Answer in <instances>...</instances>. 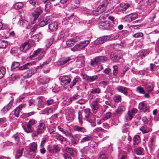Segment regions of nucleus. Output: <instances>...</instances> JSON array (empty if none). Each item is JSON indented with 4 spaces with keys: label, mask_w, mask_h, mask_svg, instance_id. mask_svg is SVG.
Returning <instances> with one entry per match:
<instances>
[{
    "label": "nucleus",
    "mask_w": 159,
    "mask_h": 159,
    "mask_svg": "<svg viewBox=\"0 0 159 159\" xmlns=\"http://www.w3.org/2000/svg\"><path fill=\"white\" fill-rule=\"evenodd\" d=\"M37 122L36 120L33 118L29 121L28 124L25 126H23L24 130L27 133L33 132L34 130V128L37 125Z\"/></svg>",
    "instance_id": "nucleus-1"
},
{
    "label": "nucleus",
    "mask_w": 159,
    "mask_h": 159,
    "mask_svg": "<svg viewBox=\"0 0 159 159\" xmlns=\"http://www.w3.org/2000/svg\"><path fill=\"white\" fill-rule=\"evenodd\" d=\"M45 121V120H41L39 121V124L36 129V132L33 133L32 134L33 137H37L44 132L46 129Z\"/></svg>",
    "instance_id": "nucleus-2"
},
{
    "label": "nucleus",
    "mask_w": 159,
    "mask_h": 159,
    "mask_svg": "<svg viewBox=\"0 0 159 159\" xmlns=\"http://www.w3.org/2000/svg\"><path fill=\"white\" fill-rule=\"evenodd\" d=\"M35 43L31 39H29L28 41L25 42L24 44L21 45L19 48L20 51L24 53L27 52L29 49L33 47H35Z\"/></svg>",
    "instance_id": "nucleus-3"
},
{
    "label": "nucleus",
    "mask_w": 159,
    "mask_h": 159,
    "mask_svg": "<svg viewBox=\"0 0 159 159\" xmlns=\"http://www.w3.org/2000/svg\"><path fill=\"white\" fill-rule=\"evenodd\" d=\"M89 42L88 40H84L80 42L79 43L76 44L73 48H71V51L75 52L84 48L86 47L89 43Z\"/></svg>",
    "instance_id": "nucleus-4"
},
{
    "label": "nucleus",
    "mask_w": 159,
    "mask_h": 159,
    "mask_svg": "<svg viewBox=\"0 0 159 159\" xmlns=\"http://www.w3.org/2000/svg\"><path fill=\"white\" fill-rule=\"evenodd\" d=\"M59 79L61 80V84L66 87H67V86H68V84H70L71 81V79L70 77L67 75L61 76Z\"/></svg>",
    "instance_id": "nucleus-5"
},
{
    "label": "nucleus",
    "mask_w": 159,
    "mask_h": 159,
    "mask_svg": "<svg viewBox=\"0 0 159 159\" xmlns=\"http://www.w3.org/2000/svg\"><path fill=\"white\" fill-rule=\"evenodd\" d=\"M51 20V16H49L45 17L43 19L39 18V25L41 27H43L49 23Z\"/></svg>",
    "instance_id": "nucleus-6"
},
{
    "label": "nucleus",
    "mask_w": 159,
    "mask_h": 159,
    "mask_svg": "<svg viewBox=\"0 0 159 159\" xmlns=\"http://www.w3.org/2000/svg\"><path fill=\"white\" fill-rule=\"evenodd\" d=\"M45 53V50L43 48H39L34 51L32 55L30 56V57H35L37 56H40V59H41Z\"/></svg>",
    "instance_id": "nucleus-7"
},
{
    "label": "nucleus",
    "mask_w": 159,
    "mask_h": 159,
    "mask_svg": "<svg viewBox=\"0 0 159 159\" xmlns=\"http://www.w3.org/2000/svg\"><path fill=\"white\" fill-rule=\"evenodd\" d=\"M90 105L93 113L96 114L98 110L100 107L99 104L98 103V101L96 100L94 101H92L91 102H90Z\"/></svg>",
    "instance_id": "nucleus-8"
},
{
    "label": "nucleus",
    "mask_w": 159,
    "mask_h": 159,
    "mask_svg": "<svg viewBox=\"0 0 159 159\" xmlns=\"http://www.w3.org/2000/svg\"><path fill=\"white\" fill-rule=\"evenodd\" d=\"M137 112V110L136 108H133L129 111L125 116V119L127 121L131 120L133 117V116Z\"/></svg>",
    "instance_id": "nucleus-9"
},
{
    "label": "nucleus",
    "mask_w": 159,
    "mask_h": 159,
    "mask_svg": "<svg viewBox=\"0 0 159 159\" xmlns=\"http://www.w3.org/2000/svg\"><path fill=\"white\" fill-rule=\"evenodd\" d=\"M20 134L17 132L11 137V139L15 143L16 146H19L20 145Z\"/></svg>",
    "instance_id": "nucleus-10"
},
{
    "label": "nucleus",
    "mask_w": 159,
    "mask_h": 159,
    "mask_svg": "<svg viewBox=\"0 0 159 159\" xmlns=\"http://www.w3.org/2000/svg\"><path fill=\"white\" fill-rule=\"evenodd\" d=\"M29 150L28 154L32 155L33 153H35L37 152V144L35 142L30 143L29 146Z\"/></svg>",
    "instance_id": "nucleus-11"
},
{
    "label": "nucleus",
    "mask_w": 159,
    "mask_h": 159,
    "mask_svg": "<svg viewBox=\"0 0 159 159\" xmlns=\"http://www.w3.org/2000/svg\"><path fill=\"white\" fill-rule=\"evenodd\" d=\"M109 39L108 36H104L98 38L94 41V44L95 45H98L102 44Z\"/></svg>",
    "instance_id": "nucleus-12"
},
{
    "label": "nucleus",
    "mask_w": 159,
    "mask_h": 159,
    "mask_svg": "<svg viewBox=\"0 0 159 159\" xmlns=\"http://www.w3.org/2000/svg\"><path fill=\"white\" fill-rule=\"evenodd\" d=\"M80 40L81 39L80 37L76 36L67 40L66 41V43L68 47H71L75 43Z\"/></svg>",
    "instance_id": "nucleus-13"
},
{
    "label": "nucleus",
    "mask_w": 159,
    "mask_h": 159,
    "mask_svg": "<svg viewBox=\"0 0 159 159\" xmlns=\"http://www.w3.org/2000/svg\"><path fill=\"white\" fill-rule=\"evenodd\" d=\"M48 151L50 153L52 154L56 153L59 152L60 151V148L57 145H53L50 146L48 148Z\"/></svg>",
    "instance_id": "nucleus-14"
},
{
    "label": "nucleus",
    "mask_w": 159,
    "mask_h": 159,
    "mask_svg": "<svg viewBox=\"0 0 159 159\" xmlns=\"http://www.w3.org/2000/svg\"><path fill=\"white\" fill-rule=\"evenodd\" d=\"M99 27L102 30H107L110 27V24L109 21H103L99 23Z\"/></svg>",
    "instance_id": "nucleus-15"
},
{
    "label": "nucleus",
    "mask_w": 159,
    "mask_h": 159,
    "mask_svg": "<svg viewBox=\"0 0 159 159\" xmlns=\"http://www.w3.org/2000/svg\"><path fill=\"white\" fill-rule=\"evenodd\" d=\"M139 108L140 110H141L144 112H149L150 111L145 103L143 102H140L139 105Z\"/></svg>",
    "instance_id": "nucleus-16"
},
{
    "label": "nucleus",
    "mask_w": 159,
    "mask_h": 159,
    "mask_svg": "<svg viewBox=\"0 0 159 159\" xmlns=\"http://www.w3.org/2000/svg\"><path fill=\"white\" fill-rule=\"evenodd\" d=\"M49 31L54 32L57 30L58 28V25L57 22H53L50 23L48 25Z\"/></svg>",
    "instance_id": "nucleus-17"
},
{
    "label": "nucleus",
    "mask_w": 159,
    "mask_h": 159,
    "mask_svg": "<svg viewBox=\"0 0 159 159\" xmlns=\"http://www.w3.org/2000/svg\"><path fill=\"white\" fill-rule=\"evenodd\" d=\"M116 89L118 92L121 93L125 95H127L129 89L123 86L119 85L116 87Z\"/></svg>",
    "instance_id": "nucleus-18"
},
{
    "label": "nucleus",
    "mask_w": 159,
    "mask_h": 159,
    "mask_svg": "<svg viewBox=\"0 0 159 159\" xmlns=\"http://www.w3.org/2000/svg\"><path fill=\"white\" fill-rule=\"evenodd\" d=\"M120 58L121 55L116 52H112L110 55V58L114 62H117Z\"/></svg>",
    "instance_id": "nucleus-19"
},
{
    "label": "nucleus",
    "mask_w": 159,
    "mask_h": 159,
    "mask_svg": "<svg viewBox=\"0 0 159 159\" xmlns=\"http://www.w3.org/2000/svg\"><path fill=\"white\" fill-rule=\"evenodd\" d=\"M137 16L138 15L137 14L135 13H132L125 16V19L127 20L131 21L135 20L137 18Z\"/></svg>",
    "instance_id": "nucleus-20"
},
{
    "label": "nucleus",
    "mask_w": 159,
    "mask_h": 159,
    "mask_svg": "<svg viewBox=\"0 0 159 159\" xmlns=\"http://www.w3.org/2000/svg\"><path fill=\"white\" fill-rule=\"evenodd\" d=\"M84 61L83 58H79L76 61L75 66L77 68H80L84 66Z\"/></svg>",
    "instance_id": "nucleus-21"
},
{
    "label": "nucleus",
    "mask_w": 159,
    "mask_h": 159,
    "mask_svg": "<svg viewBox=\"0 0 159 159\" xmlns=\"http://www.w3.org/2000/svg\"><path fill=\"white\" fill-rule=\"evenodd\" d=\"M18 24L20 26L23 27L24 28L28 29L30 27V26L29 25V23L25 20L22 19L20 20L18 22Z\"/></svg>",
    "instance_id": "nucleus-22"
},
{
    "label": "nucleus",
    "mask_w": 159,
    "mask_h": 159,
    "mask_svg": "<svg viewBox=\"0 0 159 159\" xmlns=\"http://www.w3.org/2000/svg\"><path fill=\"white\" fill-rule=\"evenodd\" d=\"M73 129L75 131L82 133L86 132L87 130L84 127H81V126H79L78 125H75L73 127Z\"/></svg>",
    "instance_id": "nucleus-23"
},
{
    "label": "nucleus",
    "mask_w": 159,
    "mask_h": 159,
    "mask_svg": "<svg viewBox=\"0 0 159 159\" xmlns=\"http://www.w3.org/2000/svg\"><path fill=\"white\" fill-rule=\"evenodd\" d=\"M77 135V134L74 135L70 139L71 144L73 146L78 144L80 139V138L78 137Z\"/></svg>",
    "instance_id": "nucleus-24"
},
{
    "label": "nucleus",
    "mask_w": 159,
    "mask_h": 159,
    "mask_svg": "<svg viewBox=\"0 0 159 159\" xmlns=\"http://www.w3.org/2000/svg\"><path fill=\"white\" fill-rule=\"evenodd\" d=\"M71 59L69 57H62L58 61V65H62L70 61Z\"/></svg>",
    "instance_id": "nucleus-25"
},
{
    "label": "nucleus",
    "mask_w": 159,
    "mask_h": 159,
    "mask_svg": "<svg viewBox=\"0 0 159 159\" xmlns=\"http://www.w3.org/2000/svg\"><path fill=\"white\" fill-rule=\"evenodd\" d=\"M13 103V102L12 100H11L8 103V104L5 106L1 110L2 112L5 114L7 112V111L11 108V106Z\"/></svg>",
    "instance_id": "nucleus-26"
},
{
    "label": "nucleus",
    "mask_w": 159,
    "mask_h": 159,
    "mask_svg": "<svg viewBox=\"0 0 159 159\" xmlns=\"http://www.w3.org/2000/svg\"><path fill=\"white\" fill-rule=\"evenodd\" d=\"M50 80L49 77H42L39 78L38 80L39 83L42 84L48 83Z\"/></svg>",
    "instance_id": "nucleus-27"
},
{
    "label": "nucleus",
    "mask_w": 159,
    "mask_h": 159,
    "mask_svg": "<svg viewBox=\"0 0 159 159\" xmlns=\"http://www.w3.org/2000/svg\"><path fill=\"white\" fill-rule=\"evenodd\" d=\"M70 3L71 7L73 9H76L80 5V2L79 0H71Z\"/></svg>",
    "instance_id": "nucleus-28"
},
{
    "label": "nucleus",
    "mask_w": 159,
    "mask_h": 159,
    "mask_svg": "<svg viewBox=\"0 0 159 159\" xmlns=\"http://www.w3.org/2000/svg\"><path fill=\"white\" fill-rule=\"evenodd\" d=\"M56 37L57 34L54 33L51 38L47 40L46 42V46L47 47L51 46L52 44L54 41L56 39Z\"/></svg>",
    "instance_id": "nucleus-29"
},
{
    "label": "nucleus",
    "mask_w": 159,
    "mask_h": 159,
    "mask_svg": "<svg viewBox=\"0 0 159 159\" xmlns=\"http://www.w3.org/2000/svg\"><path fill=\"white\" fill-rule=\"evenodd\" d=\"M36 71V70L34 68L28 70L25 73V76L27 78L30 77L35 73Z\"/></svg>",
    "instance_id": "nucleus-30"
},
{
    "label": "nucleus",
    "mask_w": 159,
    "mask_h": 159,
    "mask_svg": "<svg viewBox=\"0 0 159 159\" xmlns=\"http://www.w3.org/2000/svg\"><path fill=\"white\" fill-rule=\"evenodd\" d=\"M80 96L78 94L76 93L73 96L70 97L68 99V102L69 104L71 103L73 101L79 99Z\"/></svg>",
    "instance_id": "nucleus-31"
},
{
    "label": "nucleus",
    "mask_w": 159,
    "mask_h": 159,
    "mask_svg": "<svg viewBox=\"0 0 159 159\" xmlns=\"http://www.w3.org/2000/svg\"><path fill=\"white\" fill-rule=\"evenodd\" d=\"M81 80L80 77L78 76L75 77L72 81V82L70 84L69 86L70 88H72L73 86L76 84L80 81Z\"/></svg>",
    "instance_id": "nucleus-32"
},
{
    "label": "nucleus",
    "mask_w": 159,
    "mask_h": 159,
    "mask_svg": "<svg viewBox=\"0 0 159 159\" xmlns=\"http://www.w3.org/2000/svg\"><path fill=\"white\" fill-rule=\"evenodd\" d=\"M54 138L60 141L61 144L63 141H66L67 140L66 138L63 137L59 134H56L54 135Z\"/></svg>",
    "instance_id": "nucleus-33"
},
{
    "label": "nucleus",
    "mask_w": 159,
    "mask_h": 159,
    "mask_svg": "<svg viewBox=\"0 0 159 159\" xmlns=\"http://www.w3.org/2000/svg\"><path fill=\"white\" fill-rule=\"evenodd\" d=\"M135 152L136 154L141 155H143L144 153V149L140 147H138L135 149Z\"/></svg>",
    "instance_id": "nucleus-34"
},
{
    "label": "nucleus",
    "mask_w": 159,
    "mask_h": 159,
    "mask_svg": "<svg viewBox=\"0 0 159 159\" xmlns=\"http://www.w3.org/2000/svg\"><path fill=\"white\" fill-rule=\"evenodd\" d=\"M125 109L123 106L120 105L115 111V114L116 115H120L123 112Z\"/></svg>",
    "instance_id": "nucleus-35"
},
{
    "label": "nucleus",
    "mask_w": 159,
    "mask_h": 159,
    "mask_svg": "<svg viewBox=\"0 0 159 159\" xmlns=\"http://www.w3.org/2000/svg\"><path fill=\"white\" fill-rule=\"evenodd\" d=\"M113 99L116 103H118L121 101V96L118 94H115L113 97Z\"/></svg>",
    "instance_id": "nucleus-36"
},
{
    "label": "nucleus",
    "mask_w": 159,
    "mask_h": 159,
    "mask_svg": "<svg viewBox=\"0 0 159 159\" xmlns=\"http://www.w3.org/2000/svg\"><path fill=\"white\" fill-rule=\"evenodd\" d=\"M84 136L85 137L81 139L80 142V143H82L90 141L92 139V137L91 135H84Z\"/></svg>",
    "instance_id": "nucleus-37"
},
{
    "label": "nucleus",
    "mask_w": 159,
    "mask_h": 159,
    "mask_svg": "<svg viewBox=\"0 0 159 159\" xmlns=\"http://www.w3.org/2000/svg\"><path fill=\"white\" fill-rule=\"evenodd\" d=\"M94 115L92 114L90 115L89 116H87L85 117V120L91 123H93L95 120V118H94Z\"/></svg>",
    "instance_id": "nucleus-38"
},
{
    "label": "nucleus",
    "mask_w": 159,
    "mask_h": 159,
    "mask_svg": "<svg viewBox=\"0 0 159 159\" xmlns=\"http://www.w3.org/2000/svg\"><path fill=\"white\" fill-rule=\"evenodd\" d=\"M23 148L17 149L15 156L16 159H19L20 157L22 156L23 153Z\"/></svg>",
    "instance_id": "nucleus-39"
},
{
    "label": "nucleus",
    "mask_w": 159,
    "mask_h": 159,
    "mask_svg": "<svg viewBox=\"0 0 159 159\" xmlns=\"http://www.w3.org/2000/svg\"><path fill=\"white\" fill-rule=\"evenodd\" d=\"M31 65V64L30 62L27 63L24 65H23L18 68V69L20 70H23L27 69L29 68V67Z\"/></svg>",
    "instance_id": "nucleus-40"
},
{
    "label": "nucleus",
    "mask_w": 159,
    "mask_h": 159,
    "mask_svg": "<svg viewBox=\"0 0 159 159\" xmlns=\"http://www.w3.org/2000/svg\"><path fill=\"white\" fill-rule=\"evenodd\" d=\"M112 115V114L111 112H107L103 116V120L104 121L106 120L111 118Z\"/></svg>",
    "instance_id": "nucleus-41"
},
{
    "label": "nucleus",
    "mask_w": 159,
    "mask_h": 159,
    "mask_svg": "<svg viewBox=\"0 0 159 159\" xmlns=\"http://www.w3.org/2000/svg\"><path fill=\"white\" fill-rule=\"evenodd\" d=\"M20 111L19 110L18 108H16L10 114V117L11 116L12 114H14L16 117H18L19 116V114L20 112Z\"/></svg>",
    "instance_id": "nucleus-42"
},
{
    "label": "nucleus",
    "mask_w": 159,
    "mask_h": 159,
    "mask_svg": "<svg viewBox=\"0 0 159 159\" xmlns=\"http://www.w3.org/2000/svg\"><path fill=\"white\" fill-rule=\"evenodd\" d=\"M133 140L134 141V145L138 144L140 141V136L138 135H135L133 138Z\"/></svg>",
    "instance_id": "nucleus-43"
},
{
    "label": "nucleus",
    "mask_w": 159,
    "mask_h": 159,
    "mask_svg": "<svg viewBox=\"0 0 159 159\" xmlns=\"http://www.w3.org/2000/svg\"><path fill=\"white\" fill-rule=\"evenodd\" d=\"M153 89V87L152 84H147L145 86V90L148 93L152 92Z\"/></svg>",
    "instance_id": "nucleus-44"
},
{
    "label": "nucleus",
    "mask_w": 159,
    "mask_h": 159,
    "mask_svg": "<svg viewBox=\"0 0 159 159\" xmlns=\"http://www.w3.org/2000/svg\"><path fill=\"white\" fill-rule=\"evenodd\" d=\"M96 57L99 64L101 62H104L107 60V58L104 56H97Z\"/></svg>",
    "instance_id": "nucleus-45"
},
{
    "label": "nucleus",
    "mask_w": 159,
    "mask_h": 159,
    "mask_svg": "<svg viewBox=\"0 0 159 159\" xmlns=\"http://www.w3.org/2000/svg\"><path fill=\"white\" fill-rule=\"evenodd\" d=\"M156 137L155 136H152L149 139V144L152 147L155 146V145Z\"/></svg>",
    "instance_id": "nucleus-46"
},
{
    "label": "nucleus",
    "mask_w": 159,
    "mask_h": 159,
    "mask_svg": "<svg viewBox=\"0 0 159 159\" xmlns=\"http://www.w3.org/2000/svg\"><path fill=\"white\" fill-rule=\"evenodd\" d=\"M30 3L34 7H38L39 5V2L38 0H28Z\"/></svg>",
    "instance_id": "nucleus-47"
},
{
    "label": "nucleus",
    "mask_w": 159,
    "mask_h": 159,
    "mask_svg": "<svg viewBox=\"0 0 159 159\" xmlns=\"http://www.w3.org/2000/svg\"><path fill=\"white\" fill-rule=\"evenodd\" d=\"M7 45L8 43L7 41H0V48H5L7 47Z\"/></svg>",
    "instance_id": "nucleus-48"
},
{
    "label": "nucleus",
    "mask_w": 159,
    "mask_h": 159,
    "mask_svg": "<svg viewBox=\"0 0 159 159\" xmlns=\"http://www.w3.org/2000/svg\"><path fill=\"white\" fill-rule=\"evenodd\" d=\"M35 113V112L33 111L28 113H24L20 116V117L21 118L29 117L34 115Z\"/></svg>",
    "instance_id": "nucleus-49"
},
{
    "label": "nucleus",
    "mask_w": 159,
    "mask_h": 159,
    "mask_svg": "<svg viewBox=\"0 0 159 159\" xmlns=\"http://www.w3.org/2000/svg\"><path fill=\"white\" fill-rule=\"evenodd\" d=\"M23 6V3L21 2L16 3L14 6L15 8L18 10L21 9Z\"/></svg>",
    "instance_id": "nucleus-50"
},
{
    "label": "nucleus",
    "mask_w": 159,
    "mask_h": 159,
    "mask_svg": "<svg viewBox=\"0 0 159 159\" xmlns=\"http://www.w3.org/2000/svg\"><path fill=\"white\" fill-rule=\"evenodd\" d=\"M20 63L19 62L14 61L11 65V70L14 71L16 68H17L20 66Z\"/></svg>",
    "instance_id": "nucleus-51"
},
{
    "label": "nucleus",
    "mask_w": 159,
    "mask_h": 159,
    "mask_svg": "<svg viewBox=\"0 0 159 159\" xmlns=\"http://www.w3.org/2000/svg\"><path fill=\"white\" fill-rule=\"evenodd\" d=\"M98 64L99 63L96 57L93 59L91 60L90 61V65L92 66H95V65Z\"/></svg>",
    "instance_id": "nucleus-52"
},
{
    "label": "nucleus",
    "mask_w": 159,
    "mask_h": 159,
    "mask_svg": "<svg viewBox=\"0 0 159 159\" xmlns=\"http://www.w3.org/2000/svg\"><path fill=\"white\" fill-rule=\"evenodd\" d=\"M6 70L4 67H1L0 68V79L2 78L5 74Z\"/></svg>",
    "instance_id": "nucleus-53"
},
{
    "label": "nucleus",
    "mask_w": 159,
    "mask_h": 159,
    "mask_svg": "<svg viewBox=\"0 0 159 159\" xmlns=\"http://www.w3.org/2000/svg\"><path fill=\"white\" fill-rule=\"evenodd\" d=\"M140 130L143 134L147 133L149 131V129L144 126L141 127Z\"/></svg>",
    "instance_id": "nucleus-54"
},
{
    "label": "nucleus",
    "mask_w": 159,
    "mask_h": 159,
    "mask_svg": "<svg viewBox=\"0 0 159 159\" xmlns=\"http://www.w3.org/2000/svg\"><path fill=\"white\" fill-rule=\"evenodd\" d=\"M119 122V121L117 117H115L111 118V123L113 125H117Z\"/></svg>",
    "instance_id": "nucleus-55"
},
{
    "label": "nucleus",
    "mask_w": 159,
    "mask_h": 159,
    "mask_svg": "<svg viewBox=\"0 0 159 159\" xmlns=\"http://www.w3.org/2000/svg\"><path fill=\"white\" fill-rule=\"evenodd\" d=\"M136 91L140 94H145V93L143 88L141 86L137 87L136 88Z\"/></svg>",
    "instance_id": "nucleus-56"
},
{
    "label": "nucleus",
    "mask_w": 159,
    "mask_h": 159,
    "mask_svg": "<svg viewBox=\"0 0 159 159\" xmlns=\"http://www.w3.org/2000/svg\"><path fill=\"white\" fill-rule=\"evenodd\" d=\"M51 3L49 1L47 2L45 5V10L48 12L50 9L51 7Z\"/></svg>",
    "instance_id": "nucleus-57"
},
{
    "label": "nucleus",
    "mask_w": 159,
    "mask_h": 159,
    "mask_svg": "<svg viewBox=\"0 0 159 159\" xmlns=\"http://www.w3.org/2000/svg\"><path fill=\"white\" fill-rule=\"evenodd\" d=\"M38 103L37 106L39 107L43 108L44 107V104L42 100L40 98H38Z\"/></svg>",
    "instance_id": "nucleus-58"
},
{
    "label": "nucleus",
    "mask_w": 159,
    "mask_h": 159,
    "mask_svg": "<svg viewBox=\"0 0 159 159\" xmlns=\"http://www.w3.org/2000/svg\"><path fill=\"white\" fill-rule=\"evenodd\" d=\"M113 74L114 76L117 75L118 73V66L117 65H114L113 66Z\"/></svg>",
    "instance_id": "nucleus-59"
},
{
    "label": "nucleus",
    "mask_w": 159,
    "mask_h": 159,
    "mask_svg": "<svg viewBox=\"0 0 159 159\" xmlns=\"http://www.w3.org/2000/svg\"><path fill=\"white\" fill-rule=\"evenodd\" d=\"M84 112L85 113V117L87 116H89L92 114L90 112V109L89 108H87L84 109Z\"/></svg>",
    "instance_id": "nucleus-60"
},
{
    "label": "nucleus",
    "mask_w": 159,
    "mask_h": 159,
    "mask_svg": "<svg viewBox=\"0 0 159 159\" xmlns=\"http://www.w3.org/2000/svg\"><path fill=\"white\" fill-rule=\"evenodd\" d=\"M42 37V35L40 33H39L36 34L35 35H34L33 38L35 39L37 41H38L39 40L41 39Z\"/></svg>",
    "instance_id": "nucleus-61"
},
{
    "label": "nucleus",
    "mask_w": 159,
    "mask_h": 159,
    "mask_svg": "<svg viewBox=\"0 0 159 159\" xmlns=\"http://www.w3.org/2000/svg\"><path fill=\"white\" fill-rule=\"evenodd\" d=\"M36 9L34 10V12L36 14H38V15L39 16L40 14L42 12V11L40 7H35Z\"/></svg>",
    "instance_id": "nucleus-62"
},
{
    "label": "nucleus",
    "mask_w": 159,
    "mask_h": 159,
    "mask_svg": "<svg viewBox=\"0 0 159 159\" xmlns=\"http://www.w3.org/2000/svg\"><path fill=\"white\" fill-rule=\"evenodd\" d=\"M150 70L152 71H154L156 69H158L159 68V66H156L152 63H151L150 64Z\"/></svg>",
    "instance_id": "nucleus-63"
},
{
    "label": "nucleus",
    "mask_w": 159,
    "mask_h": 159,
    "mask_svg": "<svg viewBox=\"0 0 159 159\" xmlns=\"http://www.w3.org/2000/svg\"><path fill=\"white\" fill-rule=\"evenodd\" d=\"M76 149H72L71 151L70 152V153H69L70 155L72 157H76L77 155V153L76 151Z\"/></svg>",
    "instance_id": "nucleus-64"
}]
</instances>
